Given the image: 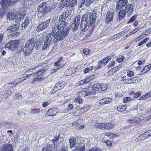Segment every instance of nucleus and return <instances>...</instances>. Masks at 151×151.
Returning a JSON list of instances; mask_svg holds the SVG:
<instances>
[{
	"label": "nucleus",
	"instance_id": "obj_33",
	"mask_svg": "<svg viewBox=\"0 0 151 151\" xmlns=\"http://www.w3.org/2000/svg\"><path fill=\"white\" fill-rule=\"evenodd\" d=\"M104 129H109L113 128L114 125L111 123H105Z\"/></svg>",
	"mask_w": 151,
	"mask_h": 151
},
{
	"label": "nucleus",
	"instance_id": "obj_63",
	"mask_svg": "<svg viewBox=\"0 0 151 151\" xmlns=\"http://www.w3.org/2000/svg\"><path fill=\"white\" fill-rule=\"evenodd\" d=\"M115 62L114 61H111L108 65V68L113 67L115 65Z\"/></svg>",
	"mask_w": 151,
	"mask_h": 151
},
{
	"label": "nucleus",
	"instance_id": "obj_52",
	"mask_svg": "<svg viewBox=\"0 0 151 151\" xmlns=\"http://www.w3.org/2000/svg\"><path fill=\"white\" fill-rule=\"evenodd\" d=\"M30 112L31 114H35L40 112V109H31Z\"/></svg>",
	"mask_w": 151,
	"mask_h": 151
},
{
	"label": "nucleus",
	"instance_id": "obj_62",
	"mask_svg": "<svg viewBox=\"0 0 151 151\" xmlns=\"http://www.w3.org/2000/svg\"><path fill=\"white\" fill-rule=\"evenodd\" d=\"M5 92H2L0 93V98L3 99H6L7 98Z\"/></svg>",
	"mask_w": 151,
	"mask_h": 151
},
{
	"label": "nucleus",
	"instance_id": "obj_39",
	"mask_svg": "<svg viewBox=\"0 0 151 151\" xmlns=\"http://www.w3.org/2000/svg\"><path fill=\"white\" fill-rule=\"evenodd\" d=\"M86 91L88 96L95 94L96 93V92L92 88L91 89H88Z\"/></svg>",
	"mask_w": 151,
	"mask_h": 151
},
{
	"label": "nucleus",
	"instance_id": "obj_60",
	"mask_svg": "<svg viewBox=\"0 0 151 151\" xmlns=\"http://www.w3.org/2000/svg\"><path fill=\"white\" fill-rule=\"evenodd\" d=\"M144 100L147 99L151 96V92L147 93L144 95H143Z\"/></svg>",
	"mask_w": 151,
	"mask_h": 151
},
{
	"label": "nucleus",
	"instance_id": "obj_4",
	"mask_svg": "<svg viewBox=\"0 0 151 151\" xmlns=\"http://www.w3.org/2000/svg\"><path fill=\"white\" fill-rule=\"evenodd\" d=\"M40 69H37V71L35 72L34 75L33 76L34 77V81L35 82L40 81L43 80L42 75L45 72V68L43 66H40Z\"/></svg>",
	"mask_w": 151,
	"mask_h": 151
},
{
	"label": "nucleus",
	"instance_id": "obj_30",
	"mask_svg": "<svg viewBox=\"0 0 151 151\" xmlns=\"http://www.w3.org/2000/svg\"><path fill=\"white\" fill-rule=\"evenodd\" d=\"M150 67L151 65L150 64H149L145 66L144 68L142 70L140 74H144L145 73L149 71L150 69Z\"/></svg>",
	"mask_w": 151,
	"mask_h": 151
},
{
	"label": "nucleus",
	"instance_id": "obj_3",
	"mask_svg": "<svg viewBox=\"0 0 151 151\" xmlns=\"http://www.w3.org/2000/svg\"><path fill=\"white\" fill-rule=\"evenodd\" d=\"M69 12L68 10H66L65 12H63L59 17V23L58 24H56L55 25L58 27L60 29H62L63 31L67 33V35L68 33V28L67 27L68 24L67 22H65L64 20L70 15V14H68Z\"/></svg>",
	"mask_w": 151,
	"mask_h": 151
},
{
	"label": "nucleus",
	"instance_id": "obj_19",
	"mask_svg": "<svg viewBox=\"0 0 151 151\" xmlns=\"http://www.w3.org/2000/svg\"><path fill=\"white\" fill-rule=\"evenodd\" d=\"M42 66H39L37 67H36L35 68H32L30 69L29 70L27 71L25 73L27 74V76H30L32 75V76L34 75V74L35 73V72H37V69H40V67Z\"/></svg>",
	"mask_w": 151,
	"mask_h": 151
},
{
	"label": "nucleus",
	"instance_id": "obj_57",
	"mask_svg": "<svg viewBox=\"0 0 151 151\" xmlns=\"http://www.w3.org/2000/svg\"><path fill=\"white\" fill-rule=\"evenodd\" d=\"M88 151H101V150L99 147H96L90 149Z\"/></svg>",
	"mask_w": 151,
	"mask_h": 151
},
{
	"label": "nucleus",
	"instance_id": "obj_8",
	"mask_svg": "<svg viewBox=\"0 0 151 151\" xmlns=\"http://www.w3.org/2000/svg\"><path fill=\"white\" fill-rule=\"evenodd\" d=\"M50 19H48L44 22L40 24L37 27L36 31L38 32L43 30L45 28H47L49 24Z\"/></svg>",
	"mask_w": 151,
	"mask_h": 151
},
{
	"label": "nucleus",
	"instance_id": "obj_22",
	"mask_svg": "<svg viewBox=\"0 0 151 151\" xmlns=\"http://www.w3.org/2000/svg\"><path fill=\"white\" fill-rule=\"evenodd\" d=\"M126 13L125 10H121L118 14V20L119 21L122 20L124 18Z\"/></svg>",
	"mask_w": 151,
	"mask_h": 151
},
{
	"label": "nucleus",
	"instance_id": "obj_23",
	"mask_svg": "<svg viewBox=\"0 0 151 151\" xmlns=\"http://www.w3.org/2000/svg\"><path fill=\"white\" fill-rule=\"evenodd\" d=\"M54 149V147L52 145L48 144L43 148L42 151H53Z\"/></svg>",
	"mask_w": 151,
	"mask_h": 151
},
{
	"label": "nucleus",
	"instance_id": "obj_59",
	"mask_svg": "<svg viewBox=\"0 0 151 151\" xmlns=\"http://www.w3.org/2000/svg\"><path fill=\"white\" fill-rule=\"evenodd\" d=\"M65 64H63V65H59L56 66L57 67L55 68L54 69L52 70H53V72H56L57 70H59L60 69L62 68L64 66Z\"/></svg>",
	"mask_w": 151,
	"mask_h": 151
},
{
	"label": "nucleus",
	"instance_id": "obj_15",
	"mask_svg": "<svg viewBox=\"0 0 151 151\" xmlns=\"http://www.w3.org/2000/svg\"><path fill=\"white\" fill-rule=\"evenodd\" d=\"M22 50L23 51L24 55L26 56L30 55L32 53L33 50L25 45Z\"/></svg>",
	"mask_w": 151,
	"mask_h": 151
},
{
	"label": "nucleus",
	"instance_id": "obj_21",
	"mask_svg": "<svg viewBox=\"0 0 151 151\" xmlns=\"http://www.w3.org/2000/svg\"><path fill=\"white\" fill-rule=\"evenodd\" d=\"M17 24H14L11 26H9L7 29V31L9 33L12 32H15L18 29V27H17Z\"/></svg>",
	"mask_w": 151,
	"mask_h": 151
},
{
	"label": "nucleus",
	"instance_id": "obj_10",
	"mask_svg": "<svg viewBox=\"0 0 151 151\" xmlns=\"http://www.w3.org/2000/svg\"><path fill=\"white\" fill-rule=\"evenodd\" d=\"M27 78V76H25L24 78H22L19 79V81H18V82H17V81H15L14 82H11L7 84H5L4 85V86L5 88H7L8 89L12 88L16 86L18 83H19V81L20 82L21 81H23Z\"/></svg>",
	"mask_w": 151,
	"mask_h": 151
},
{
	"label": "nucleus",
	"instance_id": "obj_20",
	"mask_svg": "<svg viewBox=\"0 0 151 151\" xmlns=\"http://www.w3.org/2000/svg\"><path fill=\"white\" fill-rule=\"evenodd\" d=\"M111 98H105L100 99L99 101V103L101 104H105L109 103L112 101Z\"/></svg>",
	"mask_w": 151,
	"mask_h": 151
},
{
	"label": "nucleus",
	"instance_id": "obj_34",
	"mask_svg": "<svg viewBox=\"0 0 151 151\" xmlns=\"http://www.w3.org/2000/svg\"><path fill=\"white\" fill-rule=\"evenodd\" d=\"M101 86L100 83H96L92 86V88L94 90L96 91H100V86Z\"/></svg>",
	"mask_w": 151,
	"mask_h": 151
},
{
	"label": "nucleus",
	"instance_id": "obj_40",
	"mask_svg": "<svg viewBox=\"0 0 151 151\" xmlns=\"http://www.w3.org/2000/svg\"><path fill=\"white\" fill-rule=\"evenodd\" d=\"M105 123H96L95 124V127L97 128L104 129Z\"/></svg>",
	"mask_w": 151,
	"mask_h": 151
},
{
	"label": "nucleus",
	"instance_id": "obj_36",
	"mask_svg": "<svg viewBox=\"0 0 151 151\" xmlns=\"http://www.w3.org/2000/svg\"><path fill=\"white\" fill-rule=\"evenodd\" d=\"M39 11L38 13L37 16L38 17H40V18H41L42 16L43 17L44 15L45 16V15H47V11L46 10H44L43 11Z\"/></svg>",
	"mask_w": 151,
	"mask_h": 151
},
{
	"label": "nucleus",
	"instance_id": "obj_41",
	"mask_svg": "<svg viewBox=\"0 0 151 151\" xmlns=\"http://www.w3.org/2000/svg\"><path fill=\"white\" fill-rule=\"evenodd\" d=\"M78 95L79 97L81 98L88 96L86 91H84L78 93Z\"/></svg>",
	"mask_w": 151,
	"mask_h": 151
},
{
	"label": "nucleus",
	"instance_id": "obj_64",
	"mask_svg": "<svg viewBox=\"0 0 151 151\" xmlns=\"http://www.w3.org/2000/svg\"><path fill=\"white\" fill-rule=\"evenodd\" d=\"M145 60L142 59V60H138V64L139 65H142L144 64Z\"/></svg>",
	"mask_w": 151,
	"mask_h": 151
},
{
	"label": "nucleus",
	"instance_id": "obj_25",
	"mask_svg": "<svg viewBox=\"0 0 151 151\" xmlns=\"http://www.w3.org/2000/svg\"><path fill=\"white\" fill-rule=\"evenodd\" d=\"M48 4L45 2H43L39 5L37 9H48Z\"/></svg>",
	"mask_w": 151,
	"mask_h": 151
},
{
	"label": "nucleus",
	"instance_id": "obj_16",
	"mask_svg": "<svg viewBox=\"0 0 151 151\" xmlns=\"http://www.w3.org/2000/svg\"><path fill=\"white\" fill-rule=\"evenodd\" d=\"M114 16V13L112 10H109L107 13L106 22L107 23V22H109L111 21L113 19Z\"/></svg>",
	"mask_w": 151,
	"mask_h": 151
},
{
	"label": "nucleus",
	"instance_id": "obj_5",
	"mask_svg": "<svg viewBox=\"0 0 151 151\" xmlns=\"http://www.w3.org/2000/svg\"><path fill=\"white\" fill-rule=\"evenodd\" d=\"M19 40L11 41L8 42L6 46V47L12 50H14L17 48L20 44Z\"/></svg>",
	"mask_w": 151,
	"mask_h": 151
},
{
	"label": "nucleus",
	"instance_id": "obj_26",
	"mask_svg": "<svg viewBox=\"0 0 151 151\" xmlns=\"http://www.w3.org/2000/svg\"><path fill=\"white\" fill-rule=\"evenodd\" d=\"M69 143L70 147H74L76 144V140L74 137H70L69 140Z\"/></svg>",
	"mask_w": 151,
	"mask_h": 151
},
{
	"label": "nucleus",
	"instance_id": "obj_38",
	"mask_svg": "<svg viewBox=\"0 0 151 151\" xmlns=\"http://www.w3.org/2000/svg\"><path fill=\"white\" fill-rule=\"evenodd\" d=\"M63 58L62 57H60L58 60L57 61L54 63V65L55 66H58L59 65H63L61 64V63L63 61Z\"/></svg>",
	"mask_w": 151,
	"mask_h": 151
},
{
	"label": "nucleus",
	"instance_id": "obj_1",
	"mask_svg": "<svg viewBox=\"0 0 151 151\" xmlns=\"http://www.w3.org/2000/svg\"><path fill=\"white\" fill-rule=\"evenodd\" d=\"M67 35V33L63 31L62 29H60L57 26H54L52 28L51 34H48L45 37L42 50L43 51L49 49L54 40L60 41L64 39Z\"/></svg>",
	"mask_w": 151,
	"mask_h": 151
},
{
	"label": "nucleus",
	"instance_id": "obj_29",
	"mask_svg": "<svg viewBox=\"0 0 151 151\" xmlns=\"http://www.w3.org/2000/svg\"><path fill=\"white\" fill-rule=\"evenodd\" d=\"M136 78L135 77H132L128 78L126 80V82L125 83L126 84H132L136 83Z\"/></svg>",
	"mask_w": 151,
	"mask_h": 151
},
{
	"label": "nucleus",
	"instance_id": "obj_37",
	"mask_svg": "<svg viewBox=\"0 0 151 151\" xmlns=\"http://www.w3.org/2000/svg\"><path fill=\"white\" fill-rule=\"evenodd\" d=\"M61 86L60 85V83L59 82L57 83L55 85L53 89L54 92L53 93L56 92V91L60 89Z\"/></svg>",
	"mask_w": 151,
	"mask_h": 151
},
{
	"label": "nucleus",
	"instance_id": "obj_31",
	"mask_svg": "<svg viewBox=\"0 0 151 151\" xmlns=\"http://www.w3.org/2000/svg\"><path fill=\"white\" fill-rule=\"evenodd\" d=\"M29 22V19H28L27 18H25L24 21V22L22 24V28H25L26 27H27L28 26Z\"/></svg>",
	"mask_w": 151,
	"mask_h": 151
},
{
	"label": "nucleus",
	"instance_id": "obj_43",
	"mask_svg": "<svg viewBox=\"0 0 151 151\" xmlns=\"http://www.w3.org/2000/svg\"><path fill=\"white\" fill-rule=\"evenodd\" d=\"M101 86H100V91H105L107 88V85L105 83L100 84Z\"/></svg>",
	"mask_w": 151,
	"mask_h": 151
},
{
	"label": "nucleus",
	"instance_id": "obj_56",
	"mask_svg": "<svg viewBox=\"0 0 151 151\" xmlns=\"http://www.w3.org/2000/svg\"><path fill=\"white\" fill-rule=\"evenodd\" d=\"M125 8L126 9H133V5L132 4H128L127 5H126Z\"/></svg>",
	"mask_w": 151,
	"mask_h": 151
},
{
	"label": "nucleus",
	"instance_id": "obj_27",
	"mask_svg": "<svg viewBox=\"0 0 151 151\" xmlns=\"http://www.w3.org/2000/svg\"><path fill=\"white\" fill-rule=\"evenodd\" d=\"M71 0H61L60 6L62 8L65 7H68V3Z\"/></svg>",
	"mask_w": 151,
	"mask_h": 151
},
{
	"label": "nucleus",
	"instance_id": "obj_35",
	"mask_svg": "<svg viewBox=\"0 0 151 151\" xmlns=\"http://www.w3.org/2000/svg\"><path fill=\"white\" fill-rule=\"evenodd\" d=\"M95 78L94 76H91L88 77L86 78L83 81V84H84L88 83L89 82Z\"/></svg>",
	"mask_w": 151,
	"mask_h": 151
},
{
	"label": "nucleus",
	"instance_id": "obj_51",
	"mask_svg": "<svg viewBox=\"0 0 151 151\" xmlns=\"http://www.w3.org/2000/svg\"><path fill=\"white\" fill-rule=\"evenodd\" d=\"M132 100V98L129 97H127L124 98L123 102L124 103H129Z\"/></svg>",
	"mask_w": 151,
	"mask_h": 151
},
{
	"label": "nucleus",
	"instance_id": "obj_32",
	"mask_svg": "<svg viewBox=\"0 0 151 151\" xmlns=\"http://www.w3.org/2000/svg\"><path fill=\"white\" fill-rule=\"evenodd\" d=\"M127 108V105H122L118 106L117 108V109L119 112H122L124 111Z\"/></svg>",
	"mask_w": 151,
	"mask_h": 151
},
{
	"label": "nucleus",
	"instance_id": "obj_14",
	"mask_svg": "<svg viewBox=\"0 0 151 151\" xmlns=\"http://www.w3.org/2000/svg\"><path fill=\"white\" fill-rule=\"evenodd\" d=\"M0 4L2 6V9H6L8 7L12 5L10 0H1L0 2Z\"/></svg>",
	"mask_w": 151,
	"mask_h": 151
},
{
	"label": "nucleus",
	"instance_id": "obj_55",
	"mask_svg": "<svg viewBox=\"0 0 151 151\" xmlns=\"http://www.w3.org/2000/svg\"><path fill=\"white\" fill-rule=\"evenodd\" d=\"M88 107L86 106H84L82 108H81L79 110L82 113L86 112L88 111Z\"/></svg>",
	"mask_w": 151,
	"mask_h": 151
},
{
	"label": "nucleus",
	"instance_id": "obj_50",
	"mask_svg": "<svg viewBox=\"0 0 151 151\" xmlns=\"http://www.w3.org/2000/svg\"><path fill=\"white\" fill-rule=\"evenodd\" d=\"M4 124L8 128H11L12 127H14L13 124L11 123H8L6 122L4 123Z\"/></svg>",
	"mask_w": 151,
	"mask_h": 151
},
{
	"label": "nucleus",
	"instance_id": "obj_46",
	"mask_svg": "<svg viewBox=\"0 0 151 151\" xmlns=\"http://www.w3.org/2000/svg\"><path fill=\"white\" fill-rule=\"evenodd\" d=\"M74 102L76 103H78L79 104H81L82 103V99L79 97L76 98L74 100Z\"/></svg>",
	"mask_w": 151,
	"mask_h": 151
},
{
	"label": "nucleus",
	"instance_id": "obj_44",
	"mask_svg": "<svg viewBox=\"0 0 151 151\" xmlns=\"http://www.w3.org/2000/svg\"><path fill=\"white\" fill-rule=\"evenodd\" d=\"M57 4V3L56 2H54L52 4H48V6L49 7L48 8V9H55L56 6Z\"/></svg>",
	"mask_w": 151,
	"mask_h": 151
},
{
	"label": "nucleus",
	"instance_id": "obj_18",
	"mask_svg": "<svg viewBox=\"0 0 151 151\" xmlns=\"http://www.w3.org/2000/svg\"><path fill=\"white\" fill-rule=\"evenodd\" d=\"M6 17L7 19L10 20H13L15 19L16 21V15H15L12 10L8 12L6 14Z\"/></svg>",
	"mask_w": 151,
	"mask_h": 151
},
{
	"label": "nucleus",
	"instance_id": "obj_9",
	"mask_svg": "<svg viewBox=\"0 0 151 151\" xmlns=\"http://www.w3.org/2000/svg\"><path fill=\"white\" fill-rule=\"evenodd\" d=\"M80 19V17H77L75 18L71 26L73 31L75 32L78 29L79 26Z\"/></svg>",
	"mask_w": 151,
	"mask_h": 151
},
{
	"label": "nucleus",
	"instance_id": "obj_58",
	"mask_svg": "<svg viewBox=\"0 0 151 151\" xmlns=\"http://www.w3.org/2000/svg\"><path fill=\"white\" fill-rule=\"evenodd\" d=\"M136 17L137 16L136 14L134 15L133 16L131 17L130 19L127 22V23L129 24L132 22L133 21H134V20L136 19Z\"/></svg>",
	"mask_w": 151,
	"mask_h": 151
},
{
	"label": "nucleus",
	"instance_id": "obj_45",
	"mask_svg": "<svg viewBox=\"0 0 151 151\" xmlns=\"http://www.w3.org/2000/svg\"><path fill=\"white\" fill-rule=\"evenodd\" d=\"M93 68L92 66H90L89 67L83 70V72L84 74L87 73H88L91 72Z\"/></svg>",
	"mask_w": 151,
	"mask_h": 151
},
{
	"label": "nucleus",
	"instance_id": "obj_12",
	"mask_svg": "<svg viewBox=\"0 0 151 151\" xmlns=\"http://www.w3.org/2000/svg\"><path fill=\"white\" fill-rule=\"evenodd\" d=\"M36 42V39L34 38H31L27 41L25 45L33 50Z\"/></svg>",
	"mask_w": 151,
	"mask_h": 151
},
{
	"label": "nucleus",
	"instance_id": "obj_47",
	"mask_svg": "<svg viewBox=\"0 0 151 151\" xmlns=\"http://www.w3.org/2000/svg\"><path fill=\"white\" fill-rule=\"evenodd\" d=\"M124 58L125 57L124 55H120L116 59V61L119 63H120L122 62Z\"/></svg>",
	"mask_w": 151,
	"mask_h": 151
},
{
	"label": "nucleus",
	"instance_id": "obj_2",
	"mask_svg": "<svg viewBox=\"0 0 151 151\" xmlns=\"http://www.w3.org/2000/svg\"><path fill=\"white\" fill-rule=\"evenodd\" d=\"M94 11H93L92 13L88 12L83 16V18L81 20V30L85 31L87 29V27L89 25L91 26L94 23L96 19V15L94 14Z\"/></svg>",
	"mask_w": 151,
	"mask_h": 151
},
{
	"label": "nucleus",
	"instance_id": "obj_48",
	"mask_svg": "<svg viewBox=\"0 0 151 151\" xmlns=\"http://www.w3.org/2000/svg\"><path fill=\"white\" fill-rule=\"evenodd\" d=\"M15 100H18L22 99V96L20 93H18L15 95Z\"/></svg>",
	"mask_w": 151,
	"mask_h": 151
},
{
	"label": "nucleus",
	"instance_id": "obj_54",
	"mask_svg": "<svg viewBox=\"0 0 151 151\" xmlns=\"http://www.w3.org/2000/svg\"><path fill=\"white\" fill-rule=\"evenodd\" d=\"M146 134L144 133L142 134L139 137H138V139H140L142 140H144L145 138L147 137Z\"/></svg>",
	"mask_w": 151,
	"mask_h": 151
},
{
	"label": "nucleus",
	"instance_id": "obj_42",
	"mask_svg": "<svg viewBox=\"0 0 151 151\" xmlns=\"http://www.w3.org/2000/svg\"><path fill=\"white\" fill-rule=\"evenodd\" d=\"M149 38L146 37L138 43L137 46L140 47L144 43L146 42L149 39Z\"/></svg>",
	"mask_w": 151,
	"mask_h": 151
},
{
	"label": "nucleus",
	"instance_id": "obj_6",
	"mask_svg": "<svg viewBox=\"0 0 151 151\" xmlns=\"http://www.w3.org/2000/svg\"><path fill=\"white\" fill-rule=\"evenodd\" d=\"M111 59L110 56H107L101 60L98 63V65L96 66L94 70H96L104 66Z\"/></svg>",
	"mask_w": 151,
	"mask_h": 151
},
{
	"label": "nucleus",
	"instance_id": "obj_11",
	"mask_svg": "<svg viewBox=\"0 0 151 151\" xmlns=\"http://www.w3.org/2000/svg\"><path fill=\"white\" fill-rule=\"evenodd\" d=\"M0 151H14L12 145L7 143L4 144L0 147Z\"/></svg>",
	"mask_w": 151,
	"mask_h": 151
},
{
	"label": "nucleus",
	"instance_id": "obj_49",
	"mask_svg": "<svg viewBox=\"0 0 151 151\" xmlns=\"http://www.w3.org/2000/svg\"><path fill=\"white\" fill-rule=\"evenodd\" d=\"M77 0H72L70 2V1L68 3V6L71 7H73L77 3Z\"/></svg>",
	"mask_w": 151,
	"mask_h": 151
},
{
	"label": "nucleus",
	"instance_id": "obj_24",
	"mask_svg": "<svg viewBox=\"0 0 151 151\" xmlns=\"http://www.w3.org/2000/svg\"><path fill=\"white\" fill-rule=\"evenodd\" d=\"M128 123L132 124L135 123H138L141 121L140 119L137 117L131 118L127 120Z\"/></svg>",
	"mask_w": 151,
	"mask_h": 151
},
{
	"label": "nucleus",
	"instance_id": "obj_7",
	"mask_svg": "<svg viewBox=\"0 0 151 151\" xmlns=\"http://www.w3.org/2000/svg\"><path fill=\"white\" fill-rule=\"evenodd\" d=\"M26 14V12L25 10H19L17 12L16 14V23H19L24 19Z\"/></svg>",
	"mask_w": 151,
	"mask_h": 151
},
{
	"label": "nucleus",
	"instance_id": "obj_13",
	"mask_svg": "<svg viewBox=\"0 0 151 151\" xmlns=\"http://www.w3.org/2000/svg\"><path fill=\"white\" fill-rule=\"evenodd\" d=\"M127 2V0H118L116 3L117 9H122L126 5Z\"/></svg>",
	"mask_w": 151,
	"mask_h": 151
},
{
	"label": "nucleus",
	"instance_id": "obj_17",
	"mask_svg": "<svg viewBox=\"0 0 151 151\" xmlns=\"http://www.w3.org/2000/svg\"><path fill=\"white\" fill-rule=\"evenodd\" d=\"M58 109L56 108H52L47 111L46 114L49 116H53L57 114Z\"/></svg>",
	"mask_w": 151,
	"mask_h": 151
},
{
	"label": "nucleus",
	"instance_id": "obj_28",
	"mask_svg": "<svg viewBox=\"0 0 151 151\" xmlns=\"http://www.w3.org/2000/svg\"><path fill=\"white\" fill-rule=\"evenodd\" d=\"M77 69V68H71L68 69L66 71L65 74L67 76H70L75 72Z\"/></svg>",
	"mask_w": 151,
	"mask_h": 151
},
{
	"label": "nucleus",
	"instance_id": "obj_53",
	"mask_svg": "<svg viewBox=\"0 0 151 151\" xmlns=\"http://www.w3.org/2000/svg\"><path fill=\"white\" fill-rule=\"evenodd\" d=\"M134 72L132 70H129L127 72V75L129 77L134 76Z\"/></svg>",
	"mask_w": 151,
	"mask_h": 151
},
{
	"label": "nucleus",
	"instance_id": "obj_61",
	"mask_svg": "<svg viewBox=\"0 0 151 151\" xmlns=\"http://www.w3.org/2000/svg\"><path fill=\"white\" fill-rule=\"evenodd\" d=\"M145 37V36H144L143 34L140 35L134 40V42H139L141 39Z\"/></svg>",
	"mask_w": 151,
	"mask_h": 151
}]
</instances>
